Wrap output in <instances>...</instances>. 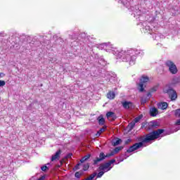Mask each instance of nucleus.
<instances>
[{"mask_svg": "<svg viewBox=\"0 0 180 180\" xmlns=\"http://www.w3.org/2000/svg\"><path fill=\"white\" fill-rule=\"evenodd\" d=\"M105 172H104L103 170H101V172H99L96 176L97 178H102V176H103V174H105Z\"/></svg>", "mask_w": 180, "mask_h": 180, "instance_id": "25", "label": "nucleus"}, {"mask_svg": "<svg viewBox=\"0 0 180 180\" xmlns=\"http://www.w3.org/2000/svg\"><path fill=\"white\" fill-rule=\"evenodd\" d=\"M163 92L164 94H167L172 101H175L176 98H178L176 91H175V90H174V89L172 87L165 86L163 89Z\"/></svg>", "mask_w": 180, "mask_h": 180, "instance_id": "6", "label": "nucleus"}, {"mask_svg": "<svg viewBox=\"0 0 180 180\" xmlns=\"http://www.w3.org/2000/svg\"><path fill=\"white\" fill-rule=\"evenodd\" d=\"M118 4H122L124 6H126L129 11H131L133 12L131 14L134 18H136V16H140L141 15V11H140V8H139V6H130V1L129 0H117Z\"/></svg>", "mask_w": 180, "mask_h": 180, "instance_id": "4", "label": "nucleus"}, {"mask_svg": "<svg viewBox=\"0 0 180 180\" xmlns=\"http://www.w3.org/2000/svg\"><path fill=\"white\" fill-rule=\"evenodd\" d=\"M131 105V102L124 101L122 103V106L124 109H130V106Z\"/></svg>", "mask_w": 180, "mask_h": 180, "instance_id": "15", "label": "nucleus"}, {"mask_svg": "<svg viewBox=\"0 0 180 180\" xmlns=\"http://www.w3.org/2000/svg\"><path fill=\"white\" fill-rule=\"evenodd\" d=\"M60 155H61V150L59 149L53 155H52L51 161L58 160L60 158Z\"/></svg>", "mask_w": 180, "mask_h": 180, "instance_id": "10", "label": "nucleus"}, {"mask_svg": "<svg viewBox=\"0 0 180 180\" xmlns=\"http://www.w3.org/2000/svg\"><path fill=\"white\" fill-rule=\"evenodd\" d=\"M105 50L110 53L111 51L114 56H117V58L122 60L123 63H128L129 65L136 64L137 56L140 54V51L133 49L119 51L110 43H105Z\"/></svg>", "mask_w": 180, "mask_h": 180, "instance_id": "1", "label": "nucleus"}, {"mask_svg": "<svg viewBox=\"0 0 180 180\" xmlns=\"http://www.w3.org/2000/svg\"><path fill=\"white\" fill-rule=\"evenodd\" d=\"M106 130V127H103L101 129H100L99 131H98L96 136L97 137H99V136H101V134H102V133H103V131H105Z\"/></svg>", "mask_w": 180, "mask_h": 180, "instance_id": "21", "label": "nucleus"}, {"mask_svg": "<svg viewBox=\"0 0 180 180\" xmlns=\"http://www.w3.org/2000/svg\"><path fill=\"white\" fill-rule=\"evenodd\" d=\"M105 43L99 44L98 45L97 49H98V50H105Z\"/></svg>", "mask_w": 180, "mask_h": 180, "instance_id": "24", "label": "nucleus"}, {"mask_svg": "<svg viewBox=\"0 0 180 180\" xmlns=\"http://www.w3.org/2000/svg\"><path fill=\"white\" fill-rule=\"evenodd\" d=\"M150 22L145 21L142 23L141 32L142 33H148V34H151L153 36V39L154 40H160V35L153 33V30L150 28Z\"/></svg>", "mask_w": 180, "mask_h": 180, "instance_id": "5", "label": "nucleus"}, {"mask_svg": "<svg viewBox=\"0 0 180 180\" xmlns=\"http://www.w3.org/2000/svg\"><path fill=\"white\" fill-rule=\"evenodd\" d=\"M173 84H179L180 82V77H174L172 80Z\"/></svg>", "mask_w": 180, "mask_h": 180, "instance_id": "26", "label": "nucleus"}, {"mask_svg": "<svg viewBox=\"0 0 180 180\" xmlns=\"http://www.w3.org/2000/svg\"><path fill=\"white\" fill-rule=\"evenodd\" d=\"M158 126V124L155 121H152L149 123V127L152 129H156V127Z\"/></svg>", "mask_w": 180, "mask_h": 180, "instance_id": "17", "label": "nucleus"}, {"mask_svg": "<svg viewBox=\"0 0 180 180\" xmlns=\"http://www.w3.org/2000/svg\"><path fill=\"white\" fill-rule=\"evenodd\" d=\"M130 141H131V139H128L127 141H125V144H129V143H130Z\"/></svg>", "mask_w": 180, "mask_h": 180, "instance_id": "35", "label": "nucleus"}, {"mask_svg": "<svg viewBox=\"0 0 180 180\" xmlns=\"http://www.w3.org/2000/svg\"><path fill=\"white\" fill-rule=\"evenodd\" d=\"M139 120H140V118L136 117L135 118V122L137 123V122H139Z\"/></svg>", "mask_w": 180, "mask_h": 180, "instance_id": "38", "label": "nucleus"}, {"mask_svg": "<svg viewBox=\"0 0 180 180\" xmlns=\"http://www.w3.org/2000/svg\"><path fill=\"white\" fill-rule=\"evenodd\" d=\"M175 124L176 126H180V119L179 120H177V121L176 122Z\"/></svg>", "mask_w": 180, "mask_h": 180, "instance_id": "34", "label": "nucleus"}, {"mask_svg": "<svg viewBox=\"0 0 180 180\" xmlns=\"http://www.w3.org/2000/svg\"><path fill=\"white\" fill-rule=\"evenodd\" d=\"M150 79L147 76H142L140 79V82L138 85V89L139 92H144V86H146V83L148 82Z\"/></svg>", "mask_w": 180, "mask_h": 180, "instance_id": "8", "label": "nucleus"}, {"mask_svg": "<svg viewBox=\"0 0 180 180\" xmlns=\"http://www.w3.org/2000/svg\"><path fill=\"white\" fill-rule=\"evenodd\" d=\"M143 102H147V101H146V100H144Z\"/></svg>", "mask_w": 180, "mask_h": 180, "instance_id": "42", "label": "nucleus"}, {"mask_svg": "<svg viewBox=\"0 0 180 180\" xmlns=\"http://www.w3.org/2000/svg\"><path fill=\"white\" fill-rule=\"evenodd\" d=\"M165 65L169 67V71H170L171 74H176L178 72V68H176V65L174 62L167 60L165 62Z\"/></svg>", "mask_w": 180, "mask_h": 180, "instance_id": "9", "label": "nucleus"}, {"mask_svg": "<svg viewBox=\"0 0 180 180\" xmlns=\"http://www.w3.org/2000/svg\"><path fill=\"white\" fill-rule=\"evenodd\" d=\"M150 116H155L156 115H158V110L155 108H152L150 110Z\"/></svg>", "mask_w": 180, "mask_h": 180, "instance_id": "13", "label": "nucleus"}, {"mask_svg": "<svg viewBox=\"0 0 180 180\" xmlns=\"http://www.w3.org/2000/svg\"><path fill=\"white\" fill-rule=\"evenodd\" d=\"M164 131H165V130L158 129V130L153 131L146 134L145 136H140L138 138V141L140 142L136 143L133 146H130L127 150V153H133V151H136V150H139V148H142L144 143H150V141H153V140L159 139L160 135L162 134Z\"/></svg>", "mask_w": 180, "mask_h": 180, "instance_id": "2", "label": "nucleus"}, {"mask_svg": "<svg viewBox=\"0 0 180 180\" xmlns=\"http://www.w3.org/2000/svg\"><path fill=\"white\" fill-rule=\"evenodd\" d=\"M98 63H99V64H101V65H106V62L105 61V59H103V58L100 59V60H98Z\"/></svg>", "mask_w": 180, "mask_h": 180, "instance_id": "29", "label": "nucleus"}, {"mask_svg": "<svg viewBox=\"0 0 180 180\" xmlns=\"http://www.w3.org/2000/svg\"><path fill=\"white\" fill-rule=\"evenodd\" d=\"M114 162H116V160L112 159L108 162L101 165L98 167V169H100V171H103L104 172H108V171H110L112 169V167H110V165H112V164H114Z\"/></svg>", "mask_w": 180, "mask_h": 180, "instance_id": "7", "label": "nucleus"}, {"mask_svg": "<svg viewBox=\"0 0 180 180\" xmlns=\"http://www.w3.org/2000/svg\"><path fill=\"white\" fill-rule=\"evenodd\" d=\"M6 85V82L4 80H0V86H5Z\"/></svg>", "mask_w": 180, "mask_h": 180, "instance_id": "30", "label": "nucleus"}, {"mask_svg": "<svg viewBox=\"0 0 180 180\" xmlns=\"http://www.w3.org/2000/svg\"><path fill=\"white\" fill-rule=\"evenodd\" d=\"M134 126H136V122H131L128 124V127L130 130H133V129L134 128Z\"/></svg>", "mask_w": 180, "mask_h": 180, "instance_id": "23", "label": "nucleus"}, {"mask_svg": "<svg viewBox=\"0 0 180 180\" xmlns=\"http://www.w3.org/2000/svg\"><path fill=\"white\" fill-rule=\"evenodd\" d=\"M115 92L113 91H110L108 94H107V98L108 99H115Z\"/></svg>", "mask_w": 180, "mask_h": 180, "instance_id": "16", "label": "nucleus"}, {"mask_svg": "<svg viewBox=\"0 0 180 180\" xmlns=\"http://www.w3.org/2000/svg\"><path fill=\"white\" fill-rule=\"evenodd\" d=\"M79 165H81V163L77 164L75 167V169H79Z\"/></svg>", "mask_w": 180, "mask_h": 180, "instance_id": "33", "label": "nucleus"}, {"mask_svg": "<svg viewBox=\"0 0 180 180\" xmlns=\"http://www.w3.org/2000/svg\"><path fill=\"white\" fill-rule=\"evenodd\" d=\"M82 175V172H77L75 174V177L77 178V179L81 178Z\"/></svg>", "mask_w": 180, "mask_h": 180, "instance_id": "28", "label": "nucleus"}, {"mask_svg": "<svg viewBox=\"0 0 180 180\" xmlns=\"http://www.w3.org/2000/svg\"><path fill=\"white\" fill-rule=\"evenodd\" d=\"M50 163H47L46 165H44V166H42L41 167V171H47V169H49V168H50Z\"/></svg>", "mask_w": 180, "mask_h": 180, "instance_id": "20", "label": "nucleus"}, {"mask_svg": "<svg viewBox=\"0 0 180 180\" xmlns=\"http://www.w3.org/2000/svg\"><path fill=\"white\" fill-rule=\"evenodd\" d=\"M60 40H61V39L58 38V41H60Z\"/></svg>", "mask_w": 180, "mask_h": 180, "instance_id": "41", "label": "nucleus"}, {"mask_svg": "<svg viewBox=\"0 0 180 180\" xmlns=\"http://www.w3.org/2000/svg\"><path fill=\"white\" fill-rule=\"evenodd\" d=\"M147 96H148V98H150L151 96V93H148Z\"/></svg>", "mask_w": 180, "mask_h": 180, "instance_id": "40", "label": "nucleus"}, {"mask_svg": "<svg viewBox=\"0 0 180 180\" xmlns=\"http://www.w3.org/2000/svg\"><path fill=\"white\" fill-rule=\"evenodd\" d=\"M122 142V139H117V140L113 141L112 142V144L114 147H116V146H119V144H120V143Z\"/></svg>", "mask_w": 180, "mask_h": 180, "instance_id": "18", "label": "nucleus"}, {"mask_svg": "<svg viewBox=\"0 0 180 180\" xmlns=\"http://www.w3.org/2000/svg\"><path fill=\"white\" fill-rule=\"evenodd\" d=\"M97 120L98 121V124L101 126H103L105 124V118L102 115H100L98 118Z\"/></svg>", "mask_w": 180, "mask_h": 180, "instance_id": "14", "label": "nucleus"}, {"mask_svg": "<svg viewBox=\"0 0 180 180\" xmlns=\"http://www.w3.org/2000/svg\"><path fill=\"white\" fill-rule=\"evenodd\" d=\"M97 173L94 172L93 174H91L89 177H87L85 180H92L94 179V178H95V176H96Z\"/></svg>", "mask_w": 180, "mask_h": 180, "instance_id": "22", "label": "nucleus"}, {"mask_svg": "<svg viewBox=\"0 0 180 180\" xmlns=\"http://www.w3.org/2000/svg\"><path fill=\"white\" fill-rule=\"evenodd\" d=\"M44 176H42L38 180H44Z\"/></svg>", "mask_w": 180, "mask_h": 180, "instance_id": "39", "label": "nucleus"}, {"mask_svg": "<svg viewBox=\"0 0 180 180\" xmlns=\"http://www.w3.org/2000/svg\"><path fill=\"white\" fill-rule=\"evenodd\" d=\"M123 161V160H121V162Z\"/></svg>", "mask_w": 180, "mask_h": 180, "instance_id": "43", "label": "nucleus"}, {"mask_svg": "<svg viewBox=\"0 0 180 180\" xmlns=\"http://www.w3.org/2000/svg\"><path fill=\"white\" fill-rule=\"evenodd\" d=\"M158 109H162V110H165V109H167V108H168V103H167L165 102L159 103L158 104Z\"/></svg>", "mask_w": 180, "mask_h": 180, "instance_id": "11", "label": "nucleus"}, {"mask_svg": "<svg viewBox=\"0 0 180 180\" xmlns=\"http://www.w3.org/2000/svg\"><path fill=\"white\" fill-rule=\"evenodd\" d=\"M89 158H91V155H85L80 160V162L82 164L83 162H85V161H86L87 160H89Z\"/></svg>", "mask_w": 180, "mask_h": 180, "instance_id": "19", "label": "nucleus"}, {"mask_svg": "<svg viewBox=\"0 0 180 180\" xmlns=\"http://www.w3.org/2000/svg\"><path fill=\"white\" fill-rule=\"evenodd\" d=\"M0 77H1V78H4V77H5V73L0 72Z\"/></svg>", "mask_w": 180, "mask_h": 180, "instance_id": "36", "label": "nucleus"}, {"mask_svg": "<svg viewBox=\"0 0 180 180\" xmlns=\"http://www.w3.org/2000/svg\"><path fill=\"white\" fill-rule=\"evenodd\" d=\"M106 116L108 117V119H109V117H112V120H116V114H115V112H112V111H110V112H108L106 113Z\"/></svg>", "mask_w": 180, "mask_h": 180, "instance_id": "12", "label": "nucleus"}, {"mask_svg": "<svg viewBox=\"0 0 180 180\" xmlns=\"http://www.w3.org/2000/svg\"><path fill=\"white\" fill-rule=\"evenodd\" d=\"M88 168H89V165H85L83 167V169L84 171H86V169H88Z\"/></svg>", "mask_w": 180, "mask_h": 180, "instance_id": "32", "label": "nucleus"}, {"mask_svg": "<svg viewBox=\"0 0 180 180\" xmlns=\"http://www.w3.org/2000/svg\"><path fill=\"white\" fill-rule=\"evenodd\" d=\"M51 63H56L57 61V59L56 58H53L52 60H51Z\"/></svg>", "mask_w": 180, "mask_h": 180, "instance_id": "37", "label": "nucleus"}, {"mask_svg": "<svg viewBox=\"0 0 180 180\" xmlns=\"http://www.w3.org/2000/svg\"><path fill=\"white\" fill-rule=\"evenodd\" d=\"M174 115L176 117H180V109H177L174 111Z\"/></svg>", "mask_w": 180, "mask_h": 180, "instance_id": "27", "label": "nucleus"}, {"mask_svg": "<svg viewBox=\"0 0 180 180\" xmlns=\"http://www.w3.org/2000/svg\"><path fill=\"white\" fill-rule=\"evenodd\" d=\"M158 89V86H155L153 87L150 89V91H151V92H155Z\"/></svg>", "mask_w": 180, "mask_h": 180, "instance_id": "31", "label": "nucleus"}, {"mask_svg": "<svg viewBox=\"0 0 180 180\" xmlns=\"http://www.w3.org/2000/svg\"><path fill=\"white\" fill-rule=\"evenodd\" d=\"M121 150H123V146H119L115 148L113 151H112L110 153L105 155L103 153H101L99 155V158H96L95 160H94L93 165H98L99 162L103 161L105 158H109V157H112V155H115V154H117L119 151Z\"/></svg>", "mask_w": 180, "mask_h": 180, "instance_id": "3", "label": "nucleus"}]
</instances>
